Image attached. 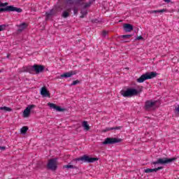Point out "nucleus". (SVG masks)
Masks as SVG:
<instances>
[{
  "instance_id": "36",
  "label": "nucleus",
  "mask_w": 179,
  "mask_h": 179,
  "mask_svg": "<svg viewBox=\"0 0 179 179\" xmlns=\"http://www.w3.org/2000/svg\"><path fill=\"white\" fill-rule=\"evenodd\" d=\"M164 2H166L167 3H170V2H171V0H164Z\"/></svg>"
},
{
  "instance_id": "13",
  "label": "nucleus",
  "mask_w": 179,
  "mask_h": 179,
  "mask_svg": "<svg viewBox=\"0 0 179 179\" xmlns=\"http://www.w3.org/2000/svg\"><path fill=\"white\" fill-rule=\"evenodd\" d=\"M48 106L50 108H53V110H56V111H58L59 113H64V111H66V108H64L59 106H57L55 103H48Z\"/></svg>"
},
{
  "instance_id": "3",
  "label": "nucleus",
  "mask_w": 179,
  "mask_h": 179,
  "mask_svg": "<svg viewBox=\"0 0 179 179\" xmlns=\"http://www.w3.org/2000/svg\"><path fill=\"white\" fill-rule=\"evenodd\" d=\"M67 5H77L78 6H83V9L81 10V15L80 17L83 19L86 15H87V10L85 8V0H65Z\"/></svg>"
},
{
  "instance_id": "11",
  "label": "nucleus",
  "mask_w": 179,
  "mask_h": 179,
  "mask_svg": "<svg viewBox=\"0 0 179 179\" xmlns=\"http://www.w3.org/2000/svg\"><path fill=\"white\" fill-rule=\"evenodd\" d=\"M36 108V105H29L23 112V117L24 118H29L30 117V114L31 113L32 108Z\"/></svg>"
},
{
  "instance_id": "2",
  "label": "nucleus",
  "mask_w": 179,
  "mask_h": 179,
  "mask_svg": "<svg viewBox=\"0 0 179 179\" xmlns=\"http://www.w3.org/2000/svg\"><path fill=\"white\" fill-rule=\"evenodd\" d=\"M8 5H9L8 2L3 3L0 1V13H2V12H17V13L23 12V10L20 8Z\"/></svg>"
},
{
  "instance_id": "25",
  "label": "nucleus",
  "mask_w": 179,
  "mask_h": 179,
  "mask_svg": "<svg viewBox=\"0 0 179 179\" xmlns=\"http://www.w3.org/2000/svg\"><path fill=\"white\" fill-rule=\"evenodd\" d=\"M0 110L1 111H8V112H10V111H13V109L9 108V107H7V106H3V107H0Z\"/></svg>"
},
{
  "instance_id": "26",
  "label": "nucleus",
  "mask_w": 179,
  "mask_h": 179,
  "mask_svg": "<svg viewBox=\"0 0 179 179\" xmlns=\"http://www.w3.org/2000/svg\"><path fill=\"white\" fill-rule=\"evenodd\" d=\"M130 37H132V34H127V35H122L120 36V38H130Z\"/></svg>"
},
{
  "instance_id": "22",
  "label": "nucleus",
  "mask_w": 179,
  "mask_h": 179,
  "mask_svg": "<svg viewBox=\"0 0 179 179\" xmlns=\"http://www.w3.org/2000/svg\"><path fill=\"white\" fill-rule=\"evenodd\" d=\"M27 131H29V127L27 126H24L20 129V133L22 135H26L27 134Z\"/></svg>"
},
{
  "instance_id": "33",
  "label": "nucleus",
  "mask_w": 179,
  "mask_h": 179,
  "mask_svg": "<svg viewBox=\"0 0 179 179\" xmlns=\"http://www.w3.org/2000/svg\"><path fill=\"white\" fill-rule=\"evenodd\" d=\"M97 22H99L98 20H92V23H97Z\"/></svg>"
},
{
  "instance_id": "24",
  "label": "nucleus",
  "mask_w": 179,
  "mask_h": 179,
  "mask_svg": "<svg viewBox=\"0 0 179 179\" xmlns=\"http://www.w3.org/2000/svg\"><path fill=\"white\" fill-rule=\"evenodd\" d=\"M163 12H167V9L164 8L162 10H154L150 11V13H163Z\"/></svg>"
},
{
  "instance_id": "9",
  "label": "nucleus",
  "mask_w": 179,
  "mask_h": 179,
  "mask_svg": "<svg viewBox=\"0 0 179 179\" xmlns=\"http://www.w3.org/2000/svg\"><path fill=\"white\" fill-rule=\"evenodd\" d=\"M47 168L48 170H52V171H57V169H58V158L49 159Z\"/></svg>"
},
{
  "instance_id": "18",
  "label": "nucleus",
  "mask_w": 179,
  "mask_h": 179,
  "mask_svg": "<svg viewBox=\"0 0 179 179\" xmlns=\"http://www.w3.org/2000/svg\"><path fill=\"white\" fill-rule=\"evenodd\" d=\"M71 10H72V8H68L67 10H64L62 13V17H64V19H66V17H69L71 16Z\"/></svg>"
},
{
  "instance_id": "37",
  "label": "nucleus",
  "mask_w": 179,
  "mask_h": 179,
  "mask_svg": "<svg viewBox=\"0 0 179 179\" xmlns=\"http://www.w3.org/2000/svg\"><path fill=\"white\" fill-rule=\"evenodd\" d=\"M176 111H177L178 113H179V106H178V108H176Z\"/></svg>"
},
{
  "instance_id": "39",
  "label": "nucleus",
  "mask_w": 179,
  "mask_h": 179,
  "mask_svg": "<svg viewBox=\"0 0 179 179\" xmlns=\"http://www.w3.org/2000/svg\"><path fill=\"white\" fill-rule=\"evenodd\" d=\"M126 69H129V68L127 67V68H126Z\"/></svg>"
},
{
  "instance_id": "6",
  "label": "nucleus",
  "mask_w": 179,
  "mask_h": 179,
  "mask_svg": "<svg viewBox=\"0 0 179 179\" xmlns=\"http://www.w3.org/2000/svg\"><path fill=\"white\" fill-rule=\"evenodd\" d=\"M120 94L123 97H132V96H138V90L134 88H127L126 90H121Z\"/></svg>"
},
{
  "instance_id": "29",
  "label": "nucleus",
  "mask_w": 179,
  "mask_h": 179,
  "mask_svg": "<svg viewBox=\"0 0 179 179\" xmlns=\"http://www.w3.org/2000/svg\"><path fill=\"white\" fill-rule=\"evenodd\" d=\"M73 13H74V15H78V8H76V7H74L73 8Z\"/></svg>"
},
{
  "instance_id": "15",
  "label": "nucleus",
  "mask_w": 179,
  "mask_h": 179,
  "mask_svg": "<svg viewBox=\"0 0 179 179\" xmlns=\"http://www.w3.org/2000/svg\"><path fill=\"white\" fill-rule=\"evenodd\" d=\"M123 30L125 31V33H130V31L134 30V25L126 23L123 25Z\"/></svg>"
},
{
  "instance_id": "5",
  "label": "nucleus",
  "mask_w": 179,
  "mask_h": 179,
  "mask_svg": "<svg viewBox=\"0 0 179 179\" xmlns=\"http://www.w3.org/2000/svg\"><path fill=\"white\" fill-rule=\"evenodd\" d=\"M177 160V157H172V158H168V157H163V158H159L157 161L151 162V164H169L170 163H173V162H176Z\"/></svg>"
},
{
  "instance_id": "14",
  "label": "nucleus",
  "mask_w": 179,
  "mask_h": 179,
  "mask_svg": "<svg viewBox=\"0 0 179 179\" xmlns=\"http://www.w3.org/2000/svg\"><path fill=\"white\" fill-rule=\"evenodd\" d=\"M41 94L43 97H51L50 91L47 90V87L43 86L41 89Z\"/></svg>"
},
{
  "instance_id": "34",
  "label": "nucleus",
  "mask_w": 179,
  "mask_h": 179,
  "mask_svg": "<svg viewBox=\"0 0 179 179\" xmlns=\"http://www.w3.org/2000/svg\"><path fill=\"white\" fill-rule=\"evenodd\" d=\"M122 43H129L131 41H124L123 39L121 40Z\"/></svg>"
},
{
  "instance_id": "38",
  "label": "nucleus",
  "mask_w": 179,
  "mask_h": 179,
  "mask_svg": "<svg viewBox=\"0 0 179 179\" xmlns=\"http://www.w3.org/2000/svg\"><path fill=\"white\" fill-rule=\"evenodd\" d=\"M10 55V54H8V55H7V58H9Z\"/></svg>"
},
{
  "instance_id": "41",
  "label": "nucleus",
  "mask_w": 179,
  "mask_h": 179,
  "mask_svg": "<svg viewBox=\"0 0 179 179\" xmlns=\"http://www.w3.org/2000/svg\"><path fill=\"white\" fill-rule=\"evenodd\" d=\"M0 72H1V71H0Z\"/></svg>"
},
{
  "instance_id": "32",
  "label": "nucleus",
  "mask_w": 179,
  "mask_h": 179,
  "mask_svg": "<svg viewBox=\"0 0 179 179\" xmlns=\"http://www.w3.org/2000/svg\"><path fill=\"white\" fill-rule=\"evenodd\" d=\"M6 149V147L5 146H0V150H5Z\"/></svg>"
},
{
  "instance_id": "1",
  "label": "nucleus",
  "mask_w": 179,
  "mask_h": 179,
  "mask_svg": "<svg viewBox=\"0 0 179 179\" xmlns=\"http://www.w3.org/2000/svg\"><path fill=\"white\" fill-rule=\"evenodd\" d=\"M97 160H99V158L97 157H92L87 155H84L80 157L73 159L69 164L63 166V169H76V170H78L79 168L74 166L78 162H83V163H94V162H97Z\"/></svg>"
},
{
  "instance_id": "17",
  "label": "nucleus",
  "mask_w": 179,
  "mask_h": 179,
  "mask_svg": "<svg viewBox=\"0 0 179 179\" xmlns=\"http://www.w3.org/2000/svg\"><path fill=\"white\" fill-rule=\"evenodd\" d=\"M17 27H18L17 32L22 33L24 29L27 28V24L26 22L22 23L20 25H17Z\"/></svg>"
},
{
  "instance_id": "16",
  "label": "nucleus",
  "mask_w": 179,
  "mask_h": 179,
  "mask_svg": "<svg viewBox=\"0 0 179 179\" xmlns=\"http://www.w3.org/2000/svg\"><path fill=\"white\" fill-rule=\"evenodd\" d=\"M163 166H159L157 168H155V169H147L144 170V173H146L147 174L149 173H157V171H159V170H162Z\"/></svg>"
},
{
  "instance_id": "8",
  "label": "nucleus",
  "mask_w": 179,
  "mask_h": 179,
  "mask_svg": "<svg viewBox=\"0 0 179 179\" xmlns=\"http://www.w3.org/2000/svg\"><path fill=\"white\" fill-rule=\"evenodd\" d=\"M44 71V66L40 64H34L31 67L27 68V72L29 73H33V72H36V73H41Z\"/></svg>"
},
{
  "instance_id": "10",
  "label": "nucleus",
  "mask_w": 179,
  "mask_h": 179,
  "mask_svg": "<svg viewBox=\"0 0 179 179\" xmlns=\"http://www.w3.org/2000/svg\"><path fill=\"white\" fill-rule=\"evenodd\" d=\"M122 142V138H107L102 143V145H114L115 143H120Z\"/></svg>"
},
{
  "instance_id": "23",
  "label": "nucleus",
  "mask_w": 179,
  "mask_h": 179,
  "mask_svg": "<svg viewBox=\"0 0 179 179\" xmlns=\"http://www.w3.org/2000/svg\"><path fill=\"white\" fill-rule=\"evenodd\" d=\"M55 13V10H54V8L51 9L50 10V12H47L45 13V16L46 17H50V16H52V15H54Z\"/></svg>"
},
{
  "instance_id": "31",
  "label": "nucleus",
  "mask_w": 179,
  "mask_h": 179,
  "mask_svg": "<svg viewBox=\"0 0 179 179\" xmlns=\"http://www.w3.org/2000/svg\"><path fill=\"white\" fill-rule=\"evenodd\" d=\"M137 40H143V38L142 36H137V37L135 38V41H136Z\"/></svg>"
},
{
  "instance_id": "40",
  "label": "nucleus",
  "mask_w": 179,
  "mask_h": 179,
  "mask_svg": "<svg viewBox=\"0 0 179 179\" xmlns=\"http://www.w3.org/2000/svg\"><path fill=\"white\" fill-rule=\"evenodd\" d=\"M31 113H34V111H31Z\"/></svg>"
},
{
  "instance_id": "20",
  "label": "nucleus",
  "mask_w": 179,
  "mask_h": 179,
  "mask_svg": "<svg viewBox=\"0 0 179 179\" xmlns=\"http://www.w3.org/2000/svg\"><path fill=\"white\" fill-rule=\"evenodd\" d=\"M83 127L85 131H90V126H89V123H87V121L83 122Z\"/></svg>"
},
{
  "instance_id": "28",
  "label": "nucleus",
  "mask_w": 179,
  "mask_h": 179,
  "mask_svg": "<svg viewBox=\"0 0 179 179\" xmlns=\"http://www.w3.org/2000/svg\"><path fill=\"white\" fill-rule=\"evenodd\" d=\"M6 24L0 25V31H3V30H6Z\"/></svg>"
},
{
  "instance_id": "7",
  "label": "nucleus",
  "mask_w": 179,
  "mask_h": 179,
  "mask_svg": "<svg viewBox=\"0 0 179 179\" xmlns=\"http://www.w3.org/2000/svg\"><path fill=\"white\" fill-rule=\"evenodd\" d=\"M144 108L145 111H155L157 108V101H146Z\"/></svg>"
},
{
  "instance_id": "19",
  "label": "nucleus",
  "mask_w": 179,
  "mask_h": 179,
  "mask_svg": "<svg viewBox=\"0 0 179 179\" xmlns=\"http://www.w3.org/2000/svg\"><path fill=\"white\" fill-rule=\"evenodd\" d=\"M122 128V126L119 127H106V129L103 130V132H107L108 131H117L118 129H121Z\"/></svg>"
},
{
  "instance_id": "21",
  "label": "nucleus",
  "mask_w": 179,
  "mask_h": 179,
  "mask_svg": "<svg viewBox=\"0 0 179 179\" xmlns=\"http://www.w3.org/2000/svg\"><path fill=\"white\" fill-rule=\"evenodd\" d=\"M96 0H90L88 3H84V9H87L90 8V6L95 2Z\"/></svg>"
},
{
  "instance_id": "27",
  "label": "nucleus",
  "mask_w": 179,
  "mask_h": 179,
  "mask_svg": "<svg viewBox=\"0 0 179 179\" xmlns=\"http://www.w3.org/2000/svg\"><path fill=\"white\" fill-rule=\"evenodd\" d=\"M80 83V80H74L73 81V83H71V86H76V85Z\"/></svg>"
},
{
  "instance_id": "30",
  "label": "nucleus",
  "mask_w": 179,
  "mask_h": 179,
  "mask_svg": "<svg viewBox=\"0 0 179 179\" xmlns=\"http://www.w3.org/2000/svg\"><path fill=\"white\" fill-rule=\"evenodd\" d=\"M107 34H108V31H103L102 36H103V37H106Z\"/></svg>"
},
{
  "instance_id": "35",
  "label": "nucleus",
  "mask_w": 179,
  "mask_h": 179,
  "mask_svg": "<svg viewBox=\"0 0 179 179\" xmlns=\"http://www.w3.org/2000/svg\"><path fill=\"white\" fill-rule=\"evenodd\" d=\"M142 89H143V87H141V89H140L138 91L137 90L138 94L142 92Z\"/></svg>"
},
{
  "instance_id": "12",
  "label": "nucleus",
  "mask_w": 179,
  "mask_h": 179,
  "mask_svg": "<svg viewBox=\"0 0 179 179\" xmlns=\"http://www.w3.org/2000/svg\"><path fill=\"white\" fill-rule=\"evenodd\" d=\"M77 73L78 72L76 71L66 72V73H64L63 74H61L59 77H57V79H64V78H71V76H73V75H76Z\"/></svg>"
},
{
  "instance_id": "4",
  "label": "nucleus",
  "mask_w": 179,
  "mask_h": 179,
  "mask_svg": "<svg viewBox=\"0 0 179 179\" xmlns=\"http://www.w3.org/2000/svg\"><path fill=\"white\" fill-rule=\"evenodd\" d=\"M157 76V73L155 71L147 72L143 74L139 78L137 79L138 83H143L144 80H148V79H153Z\"/></svg>"
}]
</instances>
